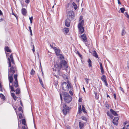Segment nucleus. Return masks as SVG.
<instances>
[{
    "label": "nucleus",
    "instance_id": "nucleus-1",
    "mask_svg": "<svg viewBox=\"0 0 129 129\" xmlns=\"http://www.w3.org/2000/svg\"><path fill=\"white\" fill-rule=\"evenodd\" d=\"M9 67H11L10 69L9 68V75H13L14 73L15 72V70L16 69L15 66L12 65L11 66V60L9 57L8 58Z\"/></svg>",
    "mask_w": 129,
    "mask_h": 129
},
{
    "label": "nucleus",
    "instance_id": "nucleus-2",
    "mask_svg": "<svg viewBox=\"0 0 129 129\" xmlns=\"http://www.w3.org/2000/svg\"><path fill=\"white\" fill-rule=\"evenodd\" d=\"M67 18L72 20L74 17V14L73 12L72 11H70L68 12L67 15Z\"/></svg>",
    "mask_w": 129,
    "mask_h": 129
},
{
    "label": "nucleus",
    "instance_id": "nucleus-3",
    "mask_svg": "<svg viewBox=\"0 0 129 129\" xmlns=\"http://www.w3.org/2000/svg\"><path fill=\"white\" fill-rule=\"evenodd\" d=\"M67 63V62L66 61L64 60H62L61 61L60 64H57V68L58 69H59L62 68V66L65 67L66 66Z\"/></svg>",
    "mask_w": 129,
    "mask_h": 129
},
{
    "label": "nucleus",
    "instance_id": "nucleus-4",
    "mask_svg": "<svg viewBox=\"0 0 129 129\" xmlns=\"http://www.w3.org/2000/svg\"><path fill=\"white\" fill-rule=\"evenodd\" d=\"M62 86L63 89L65 91L68 90L69 87L68 84L66 82H63L62 84Z\"/></svg>",
    "mask_w": 129,
    "mask_h": 129
},
{
    "label": "nucleus",
    "instance_id": "nucleus-5",
    "mask_svg": "<svg viewBox=\"0 0 129 129\" xmlns=\"http://www.w3.org/2000/svg\"><path fill=\"white\" fill-rule=\"evenodd\" d=\"M63 109L62 111L64 115L67 114V113L69 112V108L67 107V105L65 104H64L63 106Z\"/></svg>",
    "mask_w": 129,
    "mask_h": 129
},
{
    "label": "nucleus",
    "instance_id": "nucleus-6",
    "mask_svg": "<svg viewBox=\"0 0 129 129\" xmlns=\"http://www.w3.org/2000/svg\"><path fill=\"white\" fill-rule=\"evenodd\" d=\"M71 20L68 18L66 19L65 22V25L66 26L68 27L70 26Z\"/></svg>",
    "mask_w": 129,
    "mask_h": 129
},
{
    "label": "nucleus",
    "instance_id": "nucleus-7",
    "mask_svg": "<svg viewBox=\"0 0 129 129\" xmlns=\"http://www.w3.org/2000/svg\"><path fill=\"white\" fill-rule=\"evenodd\" d=\"M81 38L82 41L83 42H87V38L85 34H84L81 35Z\"/></svg>",
    "mask_w": 129,
    "mask_h": 129
},
{
    "label": "nucleus",
    "instance_id": "nucleus-8",
    "mask_svg": "<svg viewBox=\"0 0 129 129\" xmlns=\"http://www.w3.org/2000/svg\"><path fill=\"white\" fill-rule=\"evenodd\" d=\"M119 118L118 117H116L114 118L113 119V122L114 124L115 125H117L118 123V120Z\"/></svg>",
    "mask_w": 129,
    "mask_h": 129
},
{
    "label": "nucleus",
    "instance_id": "nucleus-9",
    "mask_svg": "<svg viewBox=\"0 0 129 129\" xmlns=\"http://www.w3.org/2000/svg\"><path fill=\"white\" fill-rule=\"evenodd\" d=\"M64 99L65 102L67 103H69L71 101L72 98L71 96H69L68 98H64Z\"/></svg>",
    "mask_w": 129,
    "mask_h": 129
},
{
    "label": "nucleus",
    "instance_id": "nucleus-10",
    "mask_svg": "<svg viewBox=\"0 0 129 129\" xmlns=\"http://www.w3.org/2000/svg\"><path fill=\"white\" fill-rule=\"evenodd\" d=\"M78 28L79 29V31L81 34L83 33L84 31V27L83 26H81L80 27L78 26Z\"/></svg>",
    "mask_w": 129,
    "mask_h": 129
},
{
    "label": "nucleus",
    "instance_id": "nucleus-11",
    "mask_svg": "<svg viewBox=\"0 0 129 129\" xmlns=\"http://www.w3.org/2000/svg\"><path fill=\"white\" fill-rule=\"evenodd\" d=\"M21 13L23 15H26L27 13L26 10L24 8H23L21 10Z\"/></svg>",
    "mask_w": 129,
    "mask_h": 129
},
{
    "label": "nucleus",
    "instance_id": "nucleus-12",
    "mask_svg": "<svg viewBox=\"0 0 129 129\" xmlns=\"http://www.w3.org/2000/svg\"><path fill=\"white\" fill-rule=\"evenodd\" d=\"M79 126L80 129H82L84 125V123L83 122H80L79 123Z\"/></svg>",
    "mask_w": 129,
    "mask_h": 129
},
{
    "label": "nucleus",
    "instance_id": "nucleus-13",
    "mask_svg": "<svg viewBox=\"0 0 129 129\" xmlns=\"http://www.w3.org/2000/svg\"><path fill=\"white\" fill-rule=\"evenodd\" d=\"M110 111L114 116H117L118 115V114H117L116 112L115 111L113 110L112 109H111L110 110Z\"/></svg>",
    "mask_w": 129,
    "mask_h": 129
},
{
    "label": "nucleus",
    "instance_id": "nucleus-14",
    "mask_svg": "<svg viewBox=\"0 0 129 129\" xmlns=\"http://www.w3.org/2000/svg\"><path fill=\"white\" fill-rule=\"evenodd\" d=\"M62 31L63 32L67 34L69 32V29L68 28H65L63 29Z\"/></svg>",
    "mask_w": 129,
    "mask_h": 129
},
{
    "label": "nucleus",
    "instance_id": "nucleus-15",
    "mask_svg": "<svg viewBox=\"0 0 129 129\" xmlns=\"http://www.w3.org/2000/svg\"><path fill=\"white\" fill-rule=\"evenodd\" d=\"M93 55L96 58H98V56L95 51L94 50L93 51Z\"/></svg>",
    "mask_w": 129,
    "mask_h": 129
},
{
    "label": "nucleus",
    "instance_id": "nucleus-16",
    "mask_svg": "<svg viewBox=\"0 0 129 129\" xmlns=\"http://www.w3.org/2000/svg\"><path fill=\"white\" fill-rule=\"evenodd\" d=\"M5 51L8 52H11V51L10 50L9 47L7 46H6L5 48Z\"/></svg>",
    "mask_w": 129,
    "mask_h": 129
},
{
    "label": "nucleus",
    "instance_id": "nucleus-17",
    "mask_svg": "<svg viewBox=\"0 0 129 129\" xmlns=\"http://www.w3.org/2000/svg\"><path fill=\"white\" fill-rule=\"evenodd\" d=\"M13 75H10L9 76V81L10 83H12L13 81Z\"/></svg>",
    "mask_w": 129,
    "mask_h": 129
},
{
    "label": "nucleus",
    "instance_id": "nucleus-18",
    "mask_svg": "<svg viewBox=\"0 0 129 129\" xmlns=\"http://www.w3.org/2000/svg\"><path fill=\"white\" fill-rule=\"evenodd\" d=\"M102 81L103 82L106 80V76L105 75H103L101 78Z\"/></svg>",
    "mask_w": 129,
    "mask_h": 129
},
{
    "label": "nucleus",
    "instance_id": "nucleus-19",
    "mask_svg": "<svg viewBox=\"0 0 129 129\" xmlns=\"http://www.w3.org/2000/svg\"><path fill=\"white\" fill-rule=\"evenodd\" d=\"M84 22L83 20H82V21H80V23L78 24V26L80 27L81 26H83L84 24Z\"/></svg>",
    "mask_w": 129,
    "mask_h": 129
},
{
    "label": "nucleus",
    "instance_id": "nucleus-20",
    "mask_svg": "<svg viewBox=\"0 0 129 129\" xmlns=\"http://www.w3.org/2000/svg\"><path fill=\"white\" fill-rule=\"evenodd\" d=\"M18 83L17 80V81H15V82H14V83L13 84V85L14 86H15V88H17V87L18 86Z\"/></svg>",
    "mask_w": 129,
    "mask_h": 129
},
{
    "label": "nucleus",
    "instance_id": "nucleus-21",
    "mask_svg": "<svg viewBox=\"0 0 129 129\" xmlns=\"http://www.w3.org/2000/svg\"><path fill=\"white\" fill-rule=\"evenodd\" d=\"M64 98H68L69 96H71L69 95V94L68 93H67V92H65L64 93Z\"/></svg>",
    "mask_w": 129,
    "mask_h": 129
},
{
    "label": "nucleus",
    "instance_id": "nucleus-22",
    "mask_svg": "<svg viewBox=\"0 0 129 129\" xmlns=\"http://www.w3.org/2000/svg\"><path fill=\"white\" fill-rule=\"evenodd\" d=\"M11 95L12 97L13 98L14 100L15 101H16L17 99V97L16 96H15V94L14 93H11Z\"/></svg>",
    "mask_w": 129,
    "mask_h": 129
},
{
    "label": "nucleus",
    "instance_id": "nucleus-23",
    "mask_svg": "<svg viewBox=\"0 0 129 129\" xmlns=\"http://www.w3.org/2000/svg\"><path fill=\"white\" fill-rule=\"evenodd\" d=\"M88 62L89 64L88 67H92V62L91 61L90 59H89L88 60Z\"/></svg>",
    "mask_w": 129,
    "mask_h": 129
},
{
    "label": "nucleus",
    "instance_id": "nucleus-24",
    "mask_svg": "<svg viewBox=\"0 0 129 129\" xmlns=\"http://www.w3.org/2000/svg\"><path fill=\"white\" fill-rule=\"evenodd\" d=\"M78 114H80L82 112V109L81 106V105L79 106V108L78 110Z\"/></svg>",
    "mask_w": 129,
    "mask_h": 129
},
{
    "label": "nucleus",
    "instance_id": "nucleus-25",
    "mask_svg": "<svg viewBox=\"0 0 129 129\" xmlns=\"http://www.w3.org/2000/svg\"><path fill=\"white\" fill-rule=\"evenodd\" d=\"M72 5L75 10H76L77 8L76 4L74 2H73L72 3Z\"/></svg>",
    "mask_w": 129,
    "mask_h": 129
},
{
    "label": "nucleus",
    "instance_id": "nucleus-26",
    "mask_svg": "<svg viewBox=\"0 0 129 129\" xmlns=\"http://www.w3.org/2000/svg\"><path fill=\"white\" fill-rule=\"evenodd\" d=\"M10 87L11 89V91H12L15 92V91L14 89V88L12 85L10 86Z\"/></svg>",
    "mask_w": 129,
    "mask_h": 129
},
{
    "label": "nucleus",
    "instance_id": "nucleus-27",
    "mask_svg": "<svg viewBox=\"0 0 129 129\" xmlns=\"http://www.w3.org/2000/svg\"><path fill=\"white\" fill-rule=\"evenodd\" d=\"M82 110L83 112H84V113H86V111L85 110V108L84 107L83 105H82Z\"/></svg>",
    "mask_w": 129,
    "mask_h": 129
},
{
    "label": "nucleus",
    "instance_id": "nucleus-28",
    "mask_svg": "<svg viewBox=\"0 0 129 129\" xmlns=\"http://www.w3.org/2000/svg\"><path fill=\"white\" fill-rule=\"evenodd\" d=\"M0 96L1 99H3V100H4L5 99V96L4 95L2 94H0Z\"/></svg>",
    "mask_w": 129,
    "mask_h": 129
},
{
    "label": "nucleus",
    "instance_id": "nucleus-29",
    "mask_svg": "<svg viewBox=\"0 0 129 129\" xmlns=\"http://www.w3.org/2000/svg\"><path fill=\"white\" fill-rule=\"evenodd\" d=\"M25 123L26 121L25 119H23L22 120V124L25 125L24 126H25L26 125Z\"/></svg>",
    "mask_w": 129,
    "mask_h": 129
},
{
    "label": "nucleus",
    "instance_id": "nucleus-30",
    "mask_svg": "<svg viewBox=\"0 0 129 129\" xmlns=\"http://www.w3.org/2000/svg\"><path fill=\"white\" fill-rule=\"evenodd\" d=\"M20 89L19 88H17L16 89V94H19L20 93Z\"/></svg>",
    "mask_w": 129,
    "mask_h": 129
},
{
    "label": "nucleus",
    "instance_id": "nucleus-31",
    "mask_svg": "<svg viewBox=\"0 0 129 129\" xmlns=\"http://www.w3.org/2000/svg\"><path fill=\"white\" fill-rule=\"evenodd\" d=\"M17 74H15L14 75V78L15 81H17Z\"/></svg>",
    "mask_w": 129,
    "mask_h": 129
},
{
    "label": "nucleus",
    "instance_id": "nucleus-32",
    "mask_svg": "<svg viewBox=\"0 0 129 129\" xmlns=\"http://www.w3.org/2000/svg\"><path fill=\"white\" fill-rule=\"evenodd\" d=\"M19 117L20 119L22 118V113L20 112L19 113Z\"/></svg>",
    "mask_w": 129,
    "mask_h": 129
},
{
    "label": "nucleus",
    "instance_id": "nucleus-33",
    "mask_svg": "<svg viewBox=\"0 0 129 129\" xmlns=\"http://www.w3.org/2000/svg\"><path fill=\"white\" fill-rule=\"evenodd\" d=\"M35 72V71L33 69H32L30 72V74L31 75H33L34 74Z\"/></svg>",
    "mask_w": 129,
    "mask_h": 129
},
{
    "label": "nucleus",
    "instance_id": "nucleus-34",
    "mask_svg": "<svg viewBox=\"0 0 129 129\" xmlns=\"http://www.w3.org/2000/svg\"><path fill=\"white\" fill-rule=\"evenodd\" d=\"M81 118L82 120L85 121H86L87 120L86 118L84 116H82Z\"/></svg>",
    "mask_w": 129,
    "mask_h": 129
},
{
    "label": "nucleus",
    "instance_id": "nucleus-35",
    "mask_svg": "<svg viewBox=\"0 0 129 129\" xmlns=\"http://www.w3.org/2000/svg\"><path fill=\"white\" fill-rule=\"evenodd\" d=\"M121 12L123 13L125 11V9L123 8H122L120 9Z\"/></svg>",
    "mask_w": 129,
    "mask_h": 129
},
{
    "label": "nucleus",
    "instance_id": "nucleus-36",
    "mask_svg": "<svg viewBox=\"0 0 129 129\" xmlns=\"http://www.w3.org/2000/svg\"><path fill=\"white\" fill-rule=\"evenodd\" d=\"M33 19V18L32 16L31 17H30L29 18V19L30 21V22L31 23H32Z\"/></svg>",
    "mask_w": 129,
    "mask_h": 129
},
{
    "label": "nucleus",
    "instance_id": "nucleus-37",
    "mask_svg": "<svg viewBox=\"0 0 129 129\" xmlns=\"http://www.w3.org/2000/svg\"><path fill=\"white\" fill-rule=\"evenodd\" d=\"M125 34V31L123 29L122 30V31L121 33V35L122 36H123Z\"/></svg>",
    "mask_w": 129,
    "mask_h": 129
},
{
    "label": "nucleus",
    "instance_id": "nucleus-38",
    "mask_svg": "<svg viewBox=\"0 0 129 129\" xmlns=\"http://www.w3.org/2000/svg\"><path fill=\"white\" fill-rule=\"evenodd\" d=\"M55 45V44H53L52 45L50 44V46L52 48L55 49V47H54Z\"/></svg>",
    "mask_w": 129,
    "mask_h": 129
},
{
    "label": "nucleus",
    "instance_id": "nucleus-39",
    "mask_svg": "<svg viewBox=\"0 0 129 129\" xmlns=\"http://www.w3.org/2000/svg\"><path fill=\"white\" fill-rule=\"evenodd\" d=\"M76 53L77 54H78V55L81 58H82V55L80 54L79 52L78 51L76 52Z\"/></svg>",
    "mask_w": 129,
    "mask_h": 129
},
{
    "label": "nucleus",
    "instance_id": "nucleus-40",
    "mask_svg": "<svg viewBox=\"0 0 129 129\" xmlns=\"http://www.w3.org/2000/svg\"><path fill=\"white\" fill-rule=\"evenodd\" d=\"M95 98L98 99L99 97V95L96 92L95 93Z\"/></svg>",
    "mask_w": 129,
    "mask_h": 129
},
{
    "label": "nucleus",
    "instance_id": "nucleus-41",
    "mask_svg": "<svg viewBox=\"0 0 129 129\" xmlns=\"http://www.w3.org/2000/svg\"><path fill=\"white\" fill-rule=\"evenodd\" d=\"M85 82H86V83L87 84H88V83L89 79H88L87 78H85Z\"/></svg>",
    "mask_w": 129,
    "mask_h": 129
},
{
    "label": "nucleus",
    "instance_id": "nucleus-42",
    "mask_svg": "<svg viewBox=\"0 0 129 129\" xmlns=\"http://www.w3.org/2000/svg\"><path fill=\"white\" fill-rule=\"evenodd\" d=\"M68 85H69V88H72V86L71 85V84L69 82H68Z\"/></svg>",
    "mask_w": 129,
    "mask_h": 129
},
{
    "label": "nucleus",
    "instance_id": "nucleus-43",
    "mask_svg": "<svg viewBox=\"0 0 129 129\" xmlns=\"http://www.w3.org/2000/svg\"><path fill=\"white\" fill-rule=\"evenodd\" d=\"M39 81H40V82L41 85H42V86L43 87V88H44V85L42 82V80H40Z\"/></svg>",
    "mask_w": 129,
    "mask_h": 129
},
{
    "label": "nucleus",
    "instance_id": "nucleus-44",
    "mask_svg": "<svg viewBox=\"0 0 129 129\" xmlns=\"http://www.w3.org/2000/svg\"><path fill=\"white\" fill-rule=\"evenodd\" d=\"M27 126H22V129H28L27 128Z\"/></svg>",
    "mask_w": 129,
    "mask_h": 129
},
{
    "label": "nucleus",
    "instance_id": "nucleus-45",
    "mask_svg": "<svg viewBox=\"0 0 129 129\" xmlns=\"http://www.w3.org/2000/svg\"><path fill=\"white\" fill-rule=\"evenodd\" d=\"M10 58L11 59V61L14 60L13 59V56L12 54H11L10 55Z\"/></svg>",
    "mask_w": 129,
    "mask_h": 129
},
{
    "label": "nucleus",
    "instance_id": "nucleus-46",
    "mask_svg": "<svg viewBox=\"0 0 129 129\" xmlns=\"http://www.w3.org/2000/svg\"><path fill=\"white\" fill-rule=\"evenodd\" d=\"M22 108L21 107H19L18 109V110L19 111H22Z\"/></svg>",
    "mask_w": 129,
    "mask_h": 129
},
{
    "label": "nucleus",
    "instance_id": "nucleus-47",
    "mask_svg": "<svg viewBox=\"0 0 129 129\" xmlns=\"http://www.w3.org/2000/svg\"><path fill=\"white\" fill-rule=\"evenodd\" d=\"M69 93L72 96H73V93L72 91L70 90L69 91Z\"/></svg>",
    "mask_w": 129,
    "mask_h": 129
},
{
    "label": "nucleus",
    "instance_id": "nucleus-48",
    "mask_svg": "<svg viewBox=\"0 0 129 129\" xmlns=\"http://www.w3.org/2000/svg\"><path fill=\"white\" fill-rule=\"evenodd\" d=\"M104 82L105 83V85L107 87L108 86V84H107V81Z\"/></svg>",
    "mask_w": 129,
    "mask_h": 129
},
{
    "label": "nucleus",
    "instance_id": "nucleus-49",
    "mask_svg": "<svg viewBox=\"0 0 129 129\" xmlns=\"http://www.w3.org/2000/svg\"><path fill=\"white\" fill-rule=\"evenodd\" d=\"M107 115L110 116L112 114L111 113L109 112H108L107 113Z\"/></svg>",
    "mask_w": 129,
    "mask_h": 129
},
{
    "label": "nucleus",
    "instance_id": "nucleus-50",
    "mask_svg": "<svg viewBox=\"0 0 129 129\" xmlns=\"http://www.w3.org/2000/svg\"><path fill=\"white\" fill-rule=\"evenodd\" d=\"M83 19V16H81L79 18V21H82V20Z\"/></svg>",
    "mask_w": 129,
    "mask_h": 129
},
{
    "label": "nucleus",
    "instance_id": "nucleus-51",
    "mask_svg": "<svg viewBox=\"0 0 129 129\" xmlns=\"http://www.w3.org/2000/svg\"><path fill=\"white\" fill-rule=\"evenodd\" d=\"M126 129H129V125H126L125 127Z\"/></svg>",
    "mask_w": 129,
    "mask_h": 129
},
{
    "label": "nucleus",
    "instance_id": "nucleus-52",
    "mask_svg": "<svg viewBox=\"0 0 129 129\" xmlns=\"http://www.w3.org/2000/svg\"><path fill=\"white\" fill-rule=\"evenodd\" d=\"M30 2V0H25V2L26 3H28Z\"/></svg>",
    "mask_w": 129,
    "mask_h": 129
},
{
    "label": "nucleus",
    "instance_id": "nucleus-53",
    "mask_svg": "<svg viewBox=\"0 0 129 129\" xmlns=\"http://www.w3.org/2000/svg\"><path fill=\"white\" fill-rule=\"evenodd\" d=\"M101 70L102 74H104V72L103 69Z\"/></svg>",
    "mask_w": 129,
    "mask_h": 129
},
{
    "label": "nucleus",
    "instance_id": "nucleus-54",
    "mask_svg": "<svg viewBox=\"0 0 129 129\" xmlns=\"http://www.w3.org/2000/svg\"><path fill=\"white\" fill-rule=\"evenodd\" d=\"M113 95H114V97L115 98V100H116V95L115 94V93Z\"/></svg>",
    "mask_w": 129,
    "mask_h": 129
},
{
    "label": "nucleus",
    "instance_id": "nucleus-55",
    "mask_svg": "<svg viewBox=\"0 0 129 129\" xmlns=\"http://www.w3.org/2000/svg\"><path fill=\"white\" fill-rule=\"evenodd\" d=\"M11 62L13 64V66H15L14 65H15V63H14V60H11Z\"/></svg>",
    "mask_w": 129,
    "mask_h": 129
},
{
    "label": "nucleus",
    "instance_id": "nucleus-56",
    "mask_svg": "<svg viewBox=\"0 0 129 129\" xmlns=\"http://www.w3.org/2000/svg\"><path fill=\"white\" fill-rule=\"evenodd\" d=\"M33 49H32V50L33 51V52H34L35 51V49H34V45H33Z\"/></svg>",
    "mask_w": 129,
    "mask_h": 129
},
{
    "label": "nucleus",
    "instance_id": "nucleus-57",
    "mask_svg": "<svg viewBox=\"0 0 129 129\" xmlns=\"http://www.w3.org/2000/svg\"><path fill=\"white\" fill-rule=\"evenodd\" d=\"M29 31H30V32H32V30L31 29V27L30 26L29 27Z\"/></svg>",
    "mask_w": 129,
    "mask_h": 129
},
{
    "label": "nucleus",
    "instance_id": "nucleus-58",
    "mask_svg": "<svg viewBox=\"0 0 129 129\" xmlns=\"http://www.w3.org/2000/svg\"><path fill=\"white\" fill-rule=\"evenodd\" d=\"M120 89L123 92H124V91L123 90V88L121 87H120Z\"/></svg>",
    "mask_w": 129,
    "mask_h": 129
},
{
    "label": "nucleus",
    "instance_id": "nucleus-59",
    "mask_svg": "<svg viewBox=\"0 0 129 129\" xmlns=\"http://www.w3.org/2000/svg\"><path fill=\"white\" fill-rule=\"evenodd\" d=\"M111 119H113V116L112 114L110 116Z\"/></svg>",
    "mask_w": 129,
    "mask_h": 129
},
{
    "label": "nucleus",
    "instance_id": "nucleus-60",
    "mask_svg": "<svg viewBox=\"0 0 129 129\" xmlns=\"http://www.w3.org/2000/svg\"><path fill=\"white\" fill-rule=\"evenodd\" d=\"M12 15H14L15 17H16V18H17V17H16V15H15L14 13H13V12H12Z\"/></svg>",
    "mask_w": 129,
    "mask_h": 129
},
{
    "label": "nucleus",
    "instance_id": "nucleus-61",
    "mask_svg": "<svg viewBox=\"0 0 129 129\" xmlns=\"http://www.w3.org/2000/svg\"><path fill=\"white\" fill-rule=\"evenodd\" d=\"M125 15L126 16V15H127V16H129L128 15V14H127V13L126 12H125Z\"/></svg>",
    "mask_w": 129,
    "mask_h": 129
},
{
    "label": "nucleus",
    "instance_id": "nucleus-62",
    "mask_svg": "<svg viewBox=\"0 0 129 129\" xmlns=\"http://www.w3.org/2000/svg\"><path fill=\"white\" fill-rule=\"evenodd\" d=\"M3 14L2 12V11H1V10H0V15H2Z\"/></svg>",
    "mask_w": 129,
    "mask_h": 129
},
{
    "label": "nucleus",
    "instance_id": "nucleus-63",
    "mask_svg": "<svg viewBox=\"0 0 129 129\" xmlns=\"http://www.w3.org/2000/svg\"><path fill=\"white\" fill-rule=\"evenodd\" d=\"M127 67L128 68H129V62H128L127 63Z\"/></svg>",
    "mask_w": 129,
    "mask_h": 129
},
{
    "label": "nucleus",
    "instance_id": "nucleus-64",
    "mask_svg": "<svg viewBox=\"0 0 129 129\" xmlns=\"http://www.w3.org/2000/svg\"><path fill=\"white\" fill-rule=\"evenodd\" d=\"M69 6V3H68L67 4V5L66 6V7H68Z\"/></svg>",
    "mask_w": 129,
    "mask_h": 129
}]
</instances>
